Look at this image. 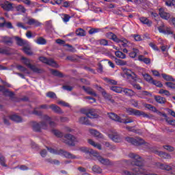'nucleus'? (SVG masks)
Segmentation results:
<instances>
[{"mask_svg": "<svg viewBox=\"0 0 175 175\" xmlns=\"http://www.w3.org/2000/svg\"><path fill=\"white\" fill-rule=\"evenodd\" d=\"M129 158L133 159L131 162L133 166H136L135 167L132 168L133 172L129 171L124 170L122 172V174L124 175H150L148 172L143 167L144 163L143 162V159L142 157L136 154L135 153H130L129 154Z\"/></svg>", "mask_w": 175, "mask_h": 175, "instance_id": "nucleus-1", "label": "nucleus"}, {"mask_svg": "<svg viewBox=\"0 0 175 175\" xmlns=\"http://www.w3.org/2000/svg\"><path fill=\"white\" fill-rule=\"evenodd\" d=\"M124 72V77H127V79H131V80H133V82L131 83V85L133 87V88H135V90H142V86H140V85L135 83V81H136V80H137V75H136V74L133 72H132V70L128 69V68H124L123 70Z\"/></svg>", "mask_w": 175, "mask_h": 175, "instance_id": "nucleus-2", "label": "nucleus"}, {"mask_svg": "<svg viewBox=\"0 0 175 175\" xmlns=\"http://www.w3.org/2000/svg\"><path fill=\"white\" fill-rule=\"evenodd\" d=\"M49 152L51 154H56L57 155H63L65 157V158H67L68 159H77V157L68 151H65L62 149H60L59 150H54L52 148H47Z\"/></svg>", "mask_w": 175, "mask_h": 175, "instance_id": "nucleus-3", "label": "nucleus"}, {"mask_svg": "<svg viewBox=\"0 0 175 175\" xmlns=\"http://www.w3.org/2000/svg\"><path fill=\"white\" fill-rule=\"evenodd\" d=\"M125 140L128 142V143H131L133 146H146V147H148L150 144L144 141L142 137H127L125 138Z\"/></svg>", "mask_w": 175, "mask_h": 175, "instance_id": "nucleus-4", "label": "nucleus"}, {"mask_svg": "<svg viewBox=\"0 0 175 175\" xmlns=\"http://www.w3.org/2000/svg\"><path fill=\"white\" fill-rule=\"evenodd\" d=\"M109 118L113 121H116V122H120L122 124H131V122H133V119L131 118H128L126 120L122 119L121 117L118 116V115L114 113H109Z\"/></svg>", "mask_w": 175, "mask_h": 175, "instance_id": "nucleus-5", "label": "nucleus"}, {"mask_svg": "<svg viewBox=\"0 0 175 175\" xmlns=\"http://www.w3.org/2000/svg\"><path fill=\"white\" fill-rule=\"evenodd\" d=\"M157 29L160 33H163L164 35H173L172 27L166 26L163 22H161Z\"/></svg>", "mask_w": 175, "mask_h": 175, "instance_id": "nucleus-6", "label": "nucleus"}, {"mask_svg": "<svg viewBox=\"0 0 175 175\" xmlns=\"http://www.w3.org/2000/svg\"><path fill=\"white\" fill-rule=\"evenodd\" d=\"M47 122L44 121L40 122L39 123L36 122L32 123V128L34 132H42V129H47Z\"/></svg>", "mask_w": 175, "mask_h": 175, "instance_id": "nucleus-7", "label": "nucleus"}, {"mask_svg": "<svg viewBox=\"0 0 175 175\" xmlns=\"http://www.w3.org/2000/svg\"><path fill=\"white\" fill-rule=\"evenodd\" d=\"M63 143L68 144V146H71L72 147H75V142H77L76 137H75L72 134H66L62 139Z\"/></svg>", "mask_w": 175, "mask_h": 175, "instance_id": "nucleus-8", "label": "nucleus"}, {"mask_svg": "<svg viewBox=\"0 0 175 175\" xmlns=\"http://www.w3.org/2000/svg\"><path fill=\"white\" fill-rule=\"evenodd\" d=\"M126 111L129 116H142L144 118H148L150 117V115L144 113V111L133 108H126Z\"/></svg>", "mask_w": 175, "mask_h": 175, "instance_id": "nucleus-9", "label": "nucleus"}, {"mask_svg": "<svg viewBox=\"0 0 175 175\" xmlns=\"http://www.w3.org/2000/svg\"><path fill=\"white\" fill-rule=\"evenodd\" d=\"M23 64H25V65H26V66H27L29 69H31L32 72H33L34 73H43V70L36 67V66L35 65L31 64V62L29 61V59L25 57H23Z\"/></svg>", "mask_w": 175, "mask_h": 175, "instance_id": "nucleus-10", "label": "nucleus"}, {"mask_svg": "<svg viewBox=\"0 0 175 175\" xmlns=\"http://www.w3.org/2000/svg\"><path fill=\"white\" fill-rule=\"evenodd\" d=\"M39 59L43 64H46V65H49V66H52L53 68H59V66L54 59H47V57H40Z\"/></svg>", "mask_w": 175, "mask_h": 175, "instance_id": "nucleus-11", "label": "nucleus"}, {"mask_svg": "<svg viewBox=\"0 0 175 175\" xmlns=\"http://www.w3.org/2000/svg\"><path fill=\"white\" fill-rule=\"evenodd\" d=\"M94 157L102 165H105V166H113V165H114V162L109 161V159L103 158L102 156L99 155L98 152H96V155H94Z\"/></svg>", "mask_w": 175, "mask_h": 175, "instance_id": "nucleus-12", "label": "nucleus"}, {"mask_svg": "<svg viewBox=\"0 0 175 175\" xmlns=\"http://www.w3.org/2000/svg\"><path fill=\"white\" fill-rule=\"evenodd\" d=\"M159 15L163 20H169V18H170V14L166 12V10L163 8L159 9Z\"/></svg>", "mask_w": 175, "mask_h": 175, "instance_id": "nucleus-13", "label": "nucleus"}, {"mask_svg": "<svg viewBox=\"0 0 175 175\" xmlns=\"http://www.w3.org/2000/svg\"><path fill=\"white\" fill-rule=\"evenodd\" d=\"M158 167L161 169V170H166L167 172H170V170H173V164H167L166 163H159L157 164Z\"/></svg>", "mask_w": 175, "mask_h": 175, "instance_id": "nucleus-14", "label": "nucleus"}, {"mask_svg": "<svg viewBox=\"0 0 175 175\" xmlns=\"http://www.w3.org/2000/svg\"><path fill=\"white\" fill-rule=\"evenodd\" d=\"M0 91L3 92V95L5 96H10V98H13L14 96V93L13 92H10L9 90L5 88V86L0 85Z\"/></svg>", "mask_w": 175, "mask_h": 175, "instance_id": "nucleus-15", "label": "nucleus"}, {"mask_svg": "<svg viewBox=\"0 0 175 175\" xmlns=\"http://www.w3.org/2000/svg\"><path fill=\"white\" fill-rule=\"evenodd\" d=\"M14 39L16 41V44L18 46H28V41L23 40V38L18 37V36H14Z\"/></svg>", "mask_w": 175, "mask_h": 175, "instance_id": "nucleus-16", "label": "nucleus"}, {"mask_svg": "<svg viewBox=\"0 0 175 175\" xmlns=\"http://www.w3.org/2000/svg\"><path fill=\"white\" fill-rule=\"evenodd\" d=\"M109 137L113 140V142H115V143H120V142H121V136H120V134H118L117 133L109 134Z\"/></svg>", "mask_w": 175, "mask_h": 175, "instance_id": "nucleus-17", "label": "nucleus"}, {"mask_svg": "<svg viewBox=\"0 0 175 175\" xmlns=\"http://www.w3.org/2000/svg\"><path fill=\"white\" fill-rule=\"evenodd\" d=\"M43 120L44 121L49 122L51 128H55V126H57V123H55L54 121H51V117L49 116L48 115H44L43 116Z\"/></svg>", "mask_w": 175, "mask_h": 175, "instance_id": "nucleus-18", "label": "nucleus"}, {"mask_svg": "<svg viewBox=\"0 0 175 175\" xmlns=\"http://www.w3.org/2000/svg\"><path fill=\"white\" fill-rule=\"evenodd\" d=\"M81 151H82V152H85V154H90V155H93V157H95V155H96V151L92 150V149H90L87 147H82L80 148Z\"/></svg>", "mask_w": 175, "mask_h": 175, "instance_id": "nucleus-19", "label": "nucleus"}, {"mask_svg": "<svg viewBox=\"0 0 175 175\" xmlns=\"http://www.w3.org/2000/svg\"><path fill=\"white\" fill-rule=\"evenodd\" d=\"M106 36L107 38H108V39H110L111 40H113V42H120V39L118 37H117V36L113 33V32H108L106 33Z\"/></svg>", "mask_w": 175, "mask_h": 175, "instance_id": "nucleus-20", "label": "nucleus"}, {"mask_svg": "<svg viewBox=\"0 0 175 175\" xmlns=\"http://www.w3.org/2000/svg\"><path fill=\"white\" fill-rule=\"evenodd\" d=\"M86 116L89 118H98V113H96V110L94 109H89L88 112L86 113Z\"/></svg>", "mask_w": 175, "mask_h": 175, "instance_id": "nucleus-21", "label": "nucleus"}, {"mask_svg": "<svg viewBox=\"0 0 175 175\" xmlns=\"http://www.w3.org/2000/svg\"><path fill=\"white\" fill-rule=\"evenodd\" d=\"M1 42L2 43H4V44H6L7 46H12V44H13V38L9 36H4V37H2Z\"/></svg>", "mask_w": 175, "mask_h": 175, "instance_id": "nucleus-22", "label": "nucleus"}, {"mask_svg": "<svg viewBox=\"0 0 175 175\" xmlns=\"http://www.w3.org/2000/svg\"><path fill=\"white\" fill-rule=\"evenodd\" d=\"M1 8H3V10H6L7 12H10L13 10V3L9 1H6L1 5Z\"/></svg>", "mask_w": 175, "mask_h": 175, "instance_id": "nucleus-23", "label": "nucleus"}, {"mask_svg": "<svg viewBox=\"0 0 175 175\" xmlns=\"http://www.w3.org/2000/svg\"><path fill=\"white\" fill-rule=\"evenodd\" d=\"M49 109H51L54 113H57V114H62V113H64L62 109L55 104H51L49 105Z\"/></svg>", "mask_w": 175, "mask_h": 175, "instance_id": "nucleus-24", "label": "nucleus"}, {"mask_svg": "<svg viewBox=\"0 0 175 175\" xmlns=\"http://www.w3.org/2000/svg\"><path fill=\"white\" fill-rule=\"evenodd\" d=\"M102 95L103 98H105V100H107V102H110V103H114V99H113V97L111 96V95L109 94H107L106 91H103Z\"/></svg>", "mask_w": 175, "mask_h": 175, "instance_id": "nucleus-25", "label": "nucleus"}, {"mask_svg": "<svg viewBox=\"0 0 175 175\" xmlns=\"http://www.w3.org/2000/svg\"><path fill=\"white\" fill-rule=\"evenodd\" d=\"M0 54H4L5 55H12V49L6 46L0 48Z\"/></svg>", "mask_w": 175, "mask_h": 175, "instance_id": "nucleus-26", "label": "nucleus"}, {"mask_svg": "<svg viewBox=\"0 0 175 175\" xmlns=\"http://www.w3.org/2000/svg\"><path fill=\"white\" fill-rule=\"evenodd\" d=\"M139 21H141L142 24L147 25V27H151L152 25V21L144 16L140 17Z\"/></svg>", "mask_w": 175, "mask_h": 175, "instance_id": "nucleus-27", "label": "nucleus"}, {"mask_svg": "<svg viewBox=\"0 0 175 175\" xmlns=\"http://www.w3.org/2000/svg\"><path fill=\"white\" fill-rule=\"evenodd\" d=\"M26 24H28V25H34L35 27H40L42 25L40 22L34 18H29Z\"/></svg>", "mask_w": 175, "mask_h": 175, "instance_id": "nucleus-28", "label": "nucleus"}, {"mask_svg": "<svg viewBox=\"0 0 175 175\" xmlns=\"http://www.w3.org/2000/svg\"><path fill=\"white\" fill-rule=\"evenodd\" d=\"M82 88L85 91V92H87V94H88V95H92V96H98L96 92H95V91H94V90H92L91 88H85V86H82Z\"/></svg>", "mask_w": 175, "mask_h": 175, "instance_id": "nucleus-29", "label": "nucleus"}, {"mask_svg": "<svg viewBox=\"0 0 175 175\" xmlns=\"http://www.w3.org/2000/svg\"><path fill=\"white\" fill-rule=\"evenodd\" d=\"M122 92H124V95H126V96L132 97L136 94L135 91H133L132 89L125 88L122 90Z\"/></svg>", "mask_w": 175, "mask_h": 175, "instance_id": "nucleus-30", "label": "nucleus"}, {"mask_svg": "<svg viewBox=\"0 0 175 175\" xmlns=\"http://www.w3.org/2000/svg\"><path fill=\"white\" fill-rule=\"evenodd\" d=\"M10 120L14 122H23V118H21L20 116L16 114L10 116Z\"/></svg>", "mask_w": 175, "mask_h": 175, "instance_id": "nucleus-31", "label": "nucleus"}, {"mask_svg": "<svg viewBox=\"0 0 175 175\" xmlns=\"http://www.w3.org/2000/svg\"><path fill=\"white\" fill-rule=\"evenodd\" d=\"M157 155L161 158H164V159H172V156L169 153H166L165 152H157Z\"/></svg>", "mask_w": 175, "mask_h": 175, "instance_id": "nucleus-32", "label": "nucleus"}, {"mask_svg": "<svg viewBox=\"0 0 175 175\" xmlns=\"http://www.w3.org/2000/svg\"><path fill=\"white\" fill-rule=\"evenodd\" d=\"M139 61H141V62H144L146 65H148L149 64H151V59L148 57H144L143 55H139L138 57Z\"/></svg>", "mask_w": 175, "mask_h": 175, "instance_id": "nucleus-33", "label": "nucleus"}, {"mask_svg": "<svg viewBox=\"0 0 175 175\" xmlns=\"http://www.w3.org/2000/svg\"><path fill=\"white\" fill-rule=\"evenodd\" d=\"M79 124H81L82 125H91V122L88 120V117H81L79 118Z\"/></svg>", "mask_w": 175, "mask_h": 175, "instance_id": "nucleus-34", "label": "nucleus"}, {"mask_svg": "<svg viewBox=\"0 0 175 175\" xmlns=\"http://www.w3.org/2000/svg\"><path fill=\"white\" fill-rule=\"evenodd\" d=\"M154 100L157 103H160L161 105L166 103V98L161 96H154Z\"/></svg>", "mask_w": 175, "mask_h": 175, "instance_id": "nucleus-35", "label": "nucleus"}, {"mask_svg": "<svg viewBox=\"0 0 175 175\" xmlns=\"http://www.w3.org/2000/svg\"><path fill=\"white\" fill-rule=\"evenodd\" d=\"M88 143L91 146H93V147L98 148V150H102V145H100V144H96L95 142H94V140L91 139H88Z\"/></svg>", "mask_w": 175, "mask_h": 175, "instance_id": "nucleus-36", "label": "nucleus"}, {"mask_svg": "<svg viewBox=\"0 0 175 175\" xmlns=\"http://www.w3.org/2000/svg\"><path fill=\"white\" fill-rule=\"evenodd\" d=\"M51 72L52 75L53 76H56V77H60V78L64 77V74L57 70H51Z\"/></svg>", "mask_w": 175, "mask_h": 175, "instance_id": "nucleus-37", "label": "nucleus"}, {"mask_svg": "<svg viewBox=\"0 0 175 175\" xmlns=\"http://www.w3.org/2000/svg\"><path fill=\"white\" fill-rule=\"evenodd\" d=\"M111 91H113V92H116L117 94H121L122 92V88L118 86H111L110 87Z\"/></svg>", "mask_w": 175, "mask_h": 175, "instance_id": "nucleus-38", "label": "nucleus"}, {"mask_svg": "<svg viewBox=\"0 0 175 175\" xmlns=\"http://www.w3.org/2000/svg\"><path fill=\"white\" fill-rule=\"evenodd\" d=\"M90 133L91 135H93L96 137H99L100 139H102V137H103V135L96 130H90Z\"/></svg>", "mask_w": 175, "mask_h": 175, "instance_id": "nucleus-39", "label": "nucleus"}, {"mask_svg": "<svg viewBox=\"0 0 175 175\" xmlns=\"http://www.w3.org/2000/svg\"><path fill=\"white\" fill-rule=\"evenodd\" d=\"M115 55L118 58H121L122 59H125L126 58V55L125 53H122V51H118L115 52Z\"/></svg>", "mask_w": 175, "mask_h": 175, "instance_id": "nucleus-40", "label": "nucleus"}, {"mask_svg": "<svg viewBox=\"0 0 175 175\" xmlns=\"http://www.w3.org/2000/svg\"><path fill=\"white\" fill-rule=\"evenodd\" d=\"M144 106L146 107V109H148V110H150V111H153L154 113H156L157 111V107L150 104H144Z\"/></svg>", "mask_w": 175, "mask_h": 175, "instance_id": "nucleus-41", "label": "nucleus"}, {"mask_svg": "<svg viewBox=\"0 0 175 175\" xmlns=\"http://www.w3.org/2000/svg\"><path fill=\"white\" fill-rule=\"evenodd\" d=\"M143 76L146 81H148V83H150V84H152V81H154V79H152V77L150 75L144 74Z\"/></svg>", "mask_w": 175, "mask_h": 175, "instance_id": "nucleus-42", "label": "nucleus"}, {"mask_svg": "<svg viewBox=\"0 0 175 175\" xmlns=\"http://www.w3.org/2000/svg\"><path fill=\"white\" fill-rule=\"evenodd\" d=\"M75 33L77 36H85V31L81 28L77 29Z\"/></svg>", "mask_w": 175, "mask_h": 175, "instance_id": "nucleus-43", "label": "nucleus"}, {"mask_svg": "<svg viewBox=\"0 0 175 175\" xmlns=\"http://www.w3.org/2000/svg\"><path fill=\"white\" fill-rule=\"evenodd\" d=\"M137 53H139V50L137 49H133V51L130 52L129 55L131 57V58H136Z\"/></svg>", "mask_w": 175, "mask_h": 175, "instance_id": "nucleus-44", "label": "nucleus"}, {"mask_svg": "<svg viewBox=\"0 0 175 175\" xmlns=\"http://www.w3.org/2000/svg\"><path fill=\"white\" fill-rule=\"evenodd\" d=\"M23 51L25 54H27V55H32V51H31V48L29 46L25 45Z\"/></svg>", "mask_w": 175, "mask_h": 175, "instance_id": "nucleus-45", "label": "nucleus"}, {"mask_svg": "<svg viewBox=\"0 0 175 175\" xmlns=\"http://www.w3.org/2000/svg\"><path fill=\"white\" fill-rule=\"evenodd\" d=\"M161 76L163 79H164V80H166V81H174V79L173 78V77L170 75H167L166 74H162Z\"/></svg>", "mask_w": 175, "mask_h": 175, "instance_id": "nucleus-46", "label": "nucleus"}, {"mask_svg": "<svg viewBox=\"0 0 175 175\" xmlns=\"http://www.w3.org/2000/svg\"><path fill=\"white\" fill-rule=\"evenodd\" d=\"M0 165L3 166V167H8V165H6V159L2 155L0 156Z\"/></svg>", "mask_w": 175, "mask_h": 175, "instance_id": "nucleus-47", "label": "nucleus"}, {"mask_svg": "<svg viewBox=\"0 0 175 175\" xmlns=\"http://www.w3.org/2000/svg\"><path fill=\"white\" fill-rule=\"evenodd\" d=\"M92 171L97 174H100V173H102V168L98 165H94L92 167Z\"/></svg>", "mask_w": 175, "mask_h": 175, "instance_id": "nucleus-48", "label": "nucleus"}, {"mask_svg": "<svg viewBox=\"0 0 175 175\" xmlns=\"http://www.w3.org/2000/svg\"><path fill=\"white\" fill-rule=\"evenodd\" d=\"M52 133H53L56 137H62L64 136L62 132L55 129L52 130Z\"/></svg>", "mask_w": 175, "mask_h": 175, "instance_id": "nucleus-49", "label": "nucleus"}, {"mask_svg": "<svg viewBox=\"0 0 175 175\" xmlns=\"http://www.w3.org/2000/svg\"><path fill=\"white\" fill-rule=\"evenodd\" d=\"M16 10L17 12H20L21 13H25V12H27V9L21 5H17L16 7Z\"/></svg>", "mask_w": 175, "mask_h": 175, "instance_id": "nucleus-50", "label": "nucleus"}, {"mask_svg": "<svg viewBox=\"0 0 175 175\" xmlns=\"http://www.w3.org/2000/svg\"><path fill=\"white\" fill-rule=\"evenodd\" d=\"M46 95L47 98H50L51 99H57V94L54 92H48Z\"/></svg>", "mask_w": 175, "mask_h": 175, "instance_id": "nucleus-51", "label": "nucleus"}, {"mask_svg": "<svg viewBox=\"0 0 175 175\" xmlns=\"http://www.w3.org/2000/svg\"><path fill=\"white\" fill-rule=\"evenodd\" d=\"M116 43H120V46H122V47H128V40H126V39L120 40V41Z\"/></svg>", "mask_w": 175, "mask_h": 175, "instance_id": "nucleus-52", "label": "nucleus"}, {"mask_svg": "<svg viewBox=\"0 0 175 175\" xmlns=\"http://www.w3.org/2000/svg\"><path fill=\"white\" fill-rule=\"evenodd\" d=\"M152 84H153V85H156V87H158L159 88H162L163 87V85L162 84V83L161 81H155L154 79L152 81Z\"/></svg>", "mask_w": 175, "mask_h": 175, "instance_id": "nucleus-53", "label": "nucleus"}, {"mask_svg": "<svg viewBox=\"0 0 175 175\" xmlns=\"http://www.w3.org/2000/svg\"><path fill=\"white\" fill-rule=\"evenodd\" d=\"M36 43H38V44H46L47 42L46 41V39L42 37H40L37 39Z\"/></svg>", "mask_w": 175, "mask_h": 175, "instance_id": "nucleus-54", "label": "nucleus"}, {"mask_svg": "<svg viewBox=\"0 0 175 175\" xmlns=\"http://www.w3.org/2000/svg\"><path fill=\"white\" fill-rule=\"evenodd\" d=\"M62 18L64 23H68L70 20V16L66 14H62Z\"/></svg>", "mask_w": 175, "mask_h": 175, "instance_id": "nucleus-55", "label": "nucleus"}, {"mask_svg": "<svg viewBox=\"0 0 175 175\" xmlns=\"http://www.w3.org/2000/svg\"><path fill=\"white\" fill-rule=\"evenodd\" d=\"M10 116H3V121L5 125L9 126L10 125V122H9V120H10Z\"/></svg>", "mask_w": 175, "mask_h": 175, "instance_id": "nucleus-56", "label": "nucleus"}, {"mask_svg": "<svg viewBox=\"0 0 175 175\" xmlns=\"http://www.w3.org/2000/svg\"><path fill=\"white\" fill-rule=\"evenodd\" d=\"M39 109L34 108L33 111H32V114H34L35 116H41L43 114V112L42 111H38Z\"/></svg>", "mask_w": 175, "mask_h": 175, "instance_id": "nucleus-57", "label": "nucleus"}, {"mask_svg": "<svg viewBox=\"0 0 175 175\" xmlns=\"http://www.w3.org/2000/svg\"><path fill=\"white\" fill-rule=\"evenodd\" d=\"M159 94H163L165 95V96H170V92L166 90H163V89H161L159 91Z\"/></svg>", "mask_w": 175, "mask_h": 175, "instance_id": "nucleus-58", "label": "nucleus"}, {"mask_svg": "<svg viewBox=\"0 0 175 175\" xmlns=\"http://www.w3.org/2000/svg\"><path fill=\"white\" fill-rule=\"evenodd\" d=\"M165 150H167V151H169L170 152H173L174 151V147L170 146V145H165L163 146Z\"/></svg>", "mask_w": 175, "mask_h": 175, "instance_id": "nucleus-59", "label": "nucleus"}, {"mask_svg": "<svg viewBox=\"0 0 175 175\" xmlns=\"http://www.w3.org/2000/svg\"><path fill=\"white\" fill-rule=\"evenodd\" d=\"M116 64L117 65H120V66H124V65H126V62L122 59H117Z\"/></svg>", "mask_w": 175, "mask_h": 175, "instance_id": "nucleus-60", "label": "nucleus"}, {"mask_svg": "<svg viewBox=\"0 0 175 175\" xmlns=\"http://www.w3.org/2000/svg\"><path fill=\"white\" fill-rule=\"evenodd\" d=\"M99 43L101 44V46H109V41H107L106 39L100 40Z\"/></svg>", "mask_w": 175, "mask_h": 175, "instance_id": "nucleus-61", "label": "nucleus"}, {"mask_svg": "<svg viewBox=\"0 0 175 175\" xmlns=\"http://www.w3.org/2000/svg\"><path fill=\"white\" fill-rule=\"evenodd\" d=\"M165 85L168 87V88H171V90H175V83L172 82H166Z\"/></svg>", "mask_w": 175, "mask_h": 175, "instance_id": "nucleus-62", "label": "nucleus"}, {"mask_svg": "<svg viewBox=\"0 0 175 175\" xmlns=\"http://www.w3.org/2000/svg\"><path fill=\"white\" fill-rule=\"evenodd\" d=\"M16 27H18V28H23V29H28V27L25 26L24 23L21 22L16 23Z\"/></svg>", "mask_w": 175, "mask_h": 175, "instance_id": "nucleus-63", "label": "nucleus"}, {"mask_svg": "<svg viewBox=\"0 0 175 175\" xmlns=\"http://www.w3.org/2000/svg\"><path fill=\"white\" fill-rule=\"evenodd\" d=\"M6 23V20L3 17L0 18V28H3L5 27V24Z\"/></svg>", "mask_w": 175, "mask_h": 175, "instance_id": "nucleus-64", "label": "nucleus"}]
</instances>
